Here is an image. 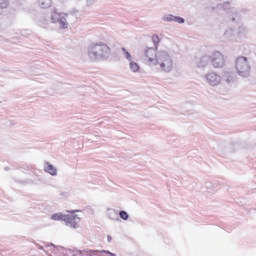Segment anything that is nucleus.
I'll return each mask as SVG.
<instances>
[{
	"label": "nucleus",
	"mask_w": 256,
	"mask_h": 256,
	"mask_svg": "<svg viewBox=\"0 0 256 256\" xmlns=\"http://www.w3.org/2000/svg\"><path fill=\"white\" fill-rule=\"evenodd\" d=\"M163 21H168V22L175 21V16H173V15L165 16L163 18Z\"/></svg>",
	"instance_id": "nucleus-14"
},
{
	"label": "nucleus",
	"mask_w": 256,
	"mask_h": 256,
	"mask_svg": "<svg viewBox=\"0 0 256 256\" xmlns=\"http://www.w3.org/2000/svg\"><path fill=\"white\" fill-rule=\"evenodd\" d=\"M130 69L133 73H137L140 69L139 64H137V62H130Z\"/></svg>",
	"instance_id": "nucleus-11"
},
{
	"label": "nucleus",
	"mask_w": 256,
	"mask_h": 256,
	"mask_svg": "<svg viewBox=\"0 0 256 256\" xmlns=\"http://www.w3.org/2000/svg\"><path fill=\"white\" fill-rule=\"evenodd\" d=\"M206 80L209 85L215 87L219 85V83H221V76L217 75L216 73H209L208 75H206Z\"/></svg>",
	"instance_id": "nucleus-6"
},
{
	"label": "nucleus",
	"mask_w": 256,
	"mask_h": 256,
	"mask_svg": "<svg viewBox=\"0 0 256 256\" xmlns=\"http://www.w3.org/2000/svg\"><path fill=\"white\" fill-rule=\"evenodd\" d=\"M111 53V48L107 44H92L88 49L89 57H105Z\"/></svg>",
	"instance_id": "nucleus-2"
},
{
	"label": "nucleus",
	"mask_w": 256,
	"mask_h": 256,
	"mask_svg": "<svg viewBox=\"0 0 256 256\" xmlns=\"http://www.w3.org/2000/svg\"><path fill=\"white\" fill-rule=\"evenodd\" d=\"M77 212H79V210L70 211V215H66L64 218L66 225H69L73 229H76L79 221H81V218L75 214Z\"/></svg>",
	"instance_id": "nucleus-5"
},
{
	"label": "nucleus",
	"mask_w": 256,
	"mask_h": 256,
	"mask_svg": "<svg viewBox=\"0 0 256 256\" xmlns=\"http://www.w3.org/2000/svg\"><path fill=\"white\" fill-rule=\"evenodd\" d=\"M112 240H113V238H112L110 235H108V236H107V241H108L109 243H111Z\"/></svg>",
	"instance_id": "nucleus-17"
},
{
	"label": "nucleus",
	"mask_w": 256,
	"mask_h": 256,
	"mask_svg": "<svg viewBox=\"0 0 256 256\" xmlns=\"http://www.w3.org/2000/svg\"><path fill=\"white\" fill-rule=\"evenodd\" d=\"M209 59L215 69H221V67L225 65V56H223L219 51L213 52Z\"/></svg>",
	"instance_id": "nucleus-3"
},
{
	"label": "nucleus",
	"mask_w": 256,
	"mask_h": 256,
	"mask_svg": "<svg viewBox=\"0 0 256 256\" xmlns=\"http://www.w3.org/2000/svg\"><path fill=\"white\" fill-rule=\"evenodd\" d=\"M107 253H108V255L115 256V254H113V253H111L109 251H107Z\"/></svg>",
	"instance_id": "nucleus-18"
},
{
	"label": "nucleus",
	"mask_w": 256,
	"mask_h": 256,
	"mask_svg": "<svg viewBox=\"0 0 256 256\" xmlns=\"http://www.w3.org/2000/svg\"><path fill=\"white\" fill-rule=\"evenodd\" d=\"M120 217L124 221H127L129 219V214H127V212H125V211H120Z\"/></svg>",
	"instance_id": "nucleus-12"
},
{
	"label": "nucleus",
	"mask_w": 256,
	"mask_h": 256,
	"mask_svg": "<svg viewBox=\"0 0 256 256\" xmlns=\"http://www.w3.org/2000/svg\"><path fill=\"white\" fill-rule=\"evenodd\" d=\"M152 41H153L154 45H156V49H157V45H159V41H160L159 36L158 35H153L152 36Z\"/></svg>",
	"instance_id": "nucleus-13"
},
{
	"label": "nucleus",
	"mask_w": 256,
	"mask_h": 256,
	"mask_svg": "<svg viewBox=\"0 0 256 256\" xmlns=\"http://www.w3.org/2000/svg\"><path fill=\"white\" fill-rule=\"evenodd\" d=\"M67 17V14L65 13H61V12H58L57 10H53L52 14H51V21L52 23H59L60 20L62 19V17Z\"/></svg>",
	"instance_id": "nucleus-7"
},
{
	"label": "nucleus",
	"mask_w": 256,
	"mask_h": 256,
	"mask_svg": "<svg viewBox=\"0 0 256 256\" xmlns=\"http://www.w3.org/2000/svg\"><path fill=\"white\" fill-rule=\"evenodd\" d=\"M66 215L62 213H56L51 216L52 221H65Z\"/></svg>",
	"instance_id": "nucleus-9"
},
{
	"label": "nucleus",
	"mask_w": 256,
	"mask_h": 256,
	"mask_svg": "<svg viewBox=\"0 0 256 256\" xmlns=\"http://www.w3.org/2000/svg\"><path fill=\"white\" fill-rule=\"evenodd\" d=\"M174 22L175 23H185V19L181 18V17H177V16H174Z\"/></svg>",
	"instance_id": "nucleus-15"
},
{
	"label": "nucleus",
	"mask_w": 256,
	"mask_h": 256,
	"mask_svg": "<svg viewBox=\"0 0 256 256\" xmlns=\"http://www.w3.org/2000/svg\"><path fill=\"white\" fill-rule=\"evenodd\" d=\"M44 171H46V173H49L50 175H57V169L49 162L46 163Z\"/></svg>",
	"instance_id": "nucleus-8"
},
{
	"label": "nucleus",
	"mask_w": 256,
	"mask_h": 256,
	"mask_svg": "<svg viewBox=\"0 0 256 256\" xmlns=\"http://www.w3.org/2000/svg\"><path fill=\"white\" fill-rule=\"evenodd\" d=\"M236 70L239 75H245L249 71V63L246 57L240 56L236 59Z\"/></svg>",
	"instance_id": "nucleus-4"
},
{
	"label": "nucleus",
	"mask_w": 256,
	"mask_h": 256,
	"mask_svg": "<svg viewBox=\"0 0 256 256\" xmlns=\"http://www.w3.org/2000/svg\"><path fill=\"white\" fill-rule=\"evenodd\" d=\"M123 51H124V53H125V55H126V58H127V59H131V54H130L129 52H127V51L125 50V48H123Z\"/></svg>",
	"instance_id": "nucleus-16"
},
{
	"label": "nucleus",
	"mask_w": 256,
	"mask_h": 256,
	"mask_svg": "<svg viewBox=\"0 0 256 256\" xmlns=\"http://www.w3.org/2000/svg\"><path fill=\"white\" fill-rule=\"evenodd\" d=\"M58 23H60L61 29H67V27H69V23H67L65 17H62Z\"/></svg>",
	"instance_id": "nucleus-10"
},
{
	"label": "nucleus",
	"mask_w": 256,
	"mask_h": 256,
	"mask_svg": "<svg viewBox=\"0 0 256 256\" xmlns=\"http://www.w3.org/2000/svg\"><path fill=\"white\" fill-rule=\"evenodd\" d=\"M144 61L148 65H158L160 71H165L169 73L173 69V61L169 54L165 52H160L157 54V49L148 48L144 53Z\"/></svg>",
	"instance_id": "nucleus-1"
}]
</instances>
